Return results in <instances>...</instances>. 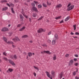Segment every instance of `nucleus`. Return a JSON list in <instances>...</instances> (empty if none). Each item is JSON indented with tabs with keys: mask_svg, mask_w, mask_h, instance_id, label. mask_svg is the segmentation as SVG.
<instances>
[{
	"mask_svg": "<svg viewBox=\"0 0 79 79\" xmlns=\"http://www.w3.org/2000/svg\"><path fill=\"white\" fill-rule=\"evenodd\" d=\"M6 54L7 53L5 52H4L3 53V55H5V56H6Z\"/></svg>",
	"mask_w": 79,
	"mask_h": 79,
	"instance_id": "49530a36",
	"label": "nucleus"
},
{
	"mask_svg": "<svg viewBox=\"0 0 79 79\" xmlns=\"http://www.w3.org/2000/svg\"><path fill=\"white\" fill-rule=\"evenodd\" d=\"M26 28V27H23L22 28L20 29L19 30V31H23L24 30V29Z\"/></svg>",
	"mask_w": 79,
	"mask_h": 79,
	"instance_id": "2eb2a0df",
	"label": "nucleus"
},
{
	"mask_svg": "<svg viewBox=\"0 0 79 79\" xmlns=\"http://www.w3.org/2000/svg\"><path fill=\"white\" fill-rule=\"evenodd\" d=\"M3 39L5 42H6V43L8 44H9V43H8V41L7 42V39L6 38V37H3Z\"/></svg>",
	"mask_w": 79,
	"mask_h": 79,
	"instance_id": "6e6552de",
	"label": "nucleus"
},
{
	"mask_svg": "<svg viewBox=\"0 0 79 79\" xmlns=\"http://www.w3.org/2000/svg\"><path fill=\"white\" fill-rule=\"evenodd\" d=\"M32 16L33 17H34V18H35L36 17V16H37V14L35 13H34L33 14Z\"/></svg>",
	"mask_w": 79,
	"mask_h": 79,
	"instance_id": "a878e982",
	"label": "nucleus"
},
{
	"mask_svg": "<svg viewBox=\"0 0 79 79\" xmlns=\"http://www.w3.org/2000/svg\"><path fill=\"white\" fill-rule=\"evenodd\" d=\"M75 56L76 57H78V55H75Z\"/></svg>",
	"mask_w": 79,
	"mask_h": 79,
	"instance_id": "0e129e2a",
	"label": "nucleus"
},
{
	"mask_svg": "<svg viewBox=\"0 0 79 79\" xmlns=\"http://www.w3.org/2000/svg\"><path fill=\"white\" fill-rule=\"evenodd\" d=\"M73 60L74 61H76L77 60V59L76 58H74Z\"/></svg>",
	"mask_w": 79,
	"mask_h": 79,
	"instance_id": "8fccbe9b",
	"label": "nucleus"
},
{
	"mask_svg": "<svg viewBox=\"0 0 79 79\" xmlns=\"http://www.w3.org/2000/svg\"><path fill=\"white\" fill-rule=\"evenodd\" d=\"M6 5H8V6H9V7H10V6L12 7H13V6H14V4H13L12 3H10V5L8 3H6Z\"/></svg>",
	"mask_w": 79,
	"mask_h": 79,
	"instance_id": "f8f14e48",
	"label": "nucleus"
},
{
	"mask_svg": "<svg viewBox=\"0 0 79 79\" xmlns=\"http://www.w3.org/2000/svg\"><path fill=\"white\" fill-rule=\"evenodd\" d=\"M62 5H61V4H58L57 5V6H56V8H60L61 6H62Z\"/></svg>",
	"mask_w": 79,
	"mask_h": 79,
	"instance_id": "4be33fe9",
	"label": "nucleus"
},
{
	"mask_svg": "<svg viewBox=\"0 0 79 79\" xmlns=\"http://www.w3.org/2000/svg\"><path fill=\"white\" fill-rule=\"evenodd\" d=\"M70 34L71 35H74V33H73L72 32H71V33H70Z\"/></svg>",
	"mask_w": 79,
	"mask_h": 79,
	"instance_id": "e2e57ef3",
	"label": "nucleus"
},
{
	"mask_svg": "<svg viewBox=\"0 0 79 79\" xmlns=\"http://www.w3.org/2000/svg\"><path fill=\"white\" fill-rule=\"evenodd\" d=\"M73 27H74V30L75 31L76 29V25H73Z\"/></svg>",
	"mask_w": 79,
	"mask_h": 79,
	"instance_id": "2f4dec72",
	"label": "nucleus"
},
{
	"mask_svg": "<svg viewBox=\"0 0 79 79\" xmlns=\"http://www.w3.org/2000/svg\"><path fill=\"white\" fill-rule=\"evenodd\" d=\"M15 2H18V0H15Z\"/></svg>",
	"mask_w": 79,
	"mask_h": 79,
	"instance_id": "680f3d73",
	"label": "nucleus"
},
{
	"mask_svg": "<svg viewBox=\"0 0 79 79\" xmlns=\"http://www.w3.org/2000/svg\"><path fill=\"white\" fill-rule=\"evenodd\" d=\"M33 67L35 68V69H36V70H37V71H39V69L35 66H33Z\"/></svg>",
	"mask_w": 79,
	"mask_h": 79,
	"instance_id": "5701e85b",
	"label": "nucleus"
},
{
	"mask_svg": "<svg viewBox=\"0 0 79 79\" xmlns=\"http://www.w3.org/2000/svg\"><path fill=\"white\" fill-rule=\"evenodd\" d=\"M52 5V3H51V2L50 1L47 2V5H48V6H50V5Z\"/></svg>",
	"mask_w": 79,
	"mask_h": 79,
	"instance_id": "4468645a",
	"label": "nucleus"
},
{
	"mask_svg": "<svg viewBox=\"0 0 79 79\" xmlns=\"http://www.w3.org/2000/svg\"><path fill=\"white\" fill-rule=\"evenodd\" d=\"M73 76H75V75L76 74V71L74 72L73 73Z\"/></svg>",
	"mask_w": 79,
	"mask_h": 79,
	"instance_id": "c03bdc74",
	"label": "nucleus"
},
{
	"mask_svg": "<svg viewBox=\"0 0 79 79\" xmlns=\"http://www.w3.org/2000/svg\"><path fill=\"white\" fill-rule=\"evenodd\" d=\"M33 74H34V76H35V77L36 76V73H35L34 72V73Z\"/></svg>",
	"mask_w": 79,
	"mask_h": 79,
	"instance_id": "864d4df0",
	"label": "nucleus"
},
{
	"mask_svg": "<svg viewBox=\"0 0 79 79\" xmlns=\"http://www.w3.org/2000/svg\"><path fill=\"white\" fill-rule=\"evenodd\" d=\"M34 3H35L36 5H38V4H39V2H38L35 1H34Z\"/></svg>",
	"mask_w": 79,
	"mask_h": 79,
	"instance_id": "4c0bfd02",
	"label": "nucleus"
},
{
	"mask_svg": "<svg viewBox=\"0 0 79 79\" xmlns=\"http://www.w3.org/2000/svg\"><path fill=\"white\" fill-rule=\"evenodd\" d=\"M63 23V20H62L60 22V23L61 24V23Z\"/></svg>",
	"mask_w": 79,
	"mask_h": 79,
	"instance_id": "13d9d810",
	"label": "nucleus"
},
{
	"mask_svg": "<svg viewBox=\"0 0 79 79\" xmlns=\"http://www.w3.org/2000/svg\"><path fill=\"white\" fill-rule=\"evenodd\" d=\"M65 56L66 57H68V56H69V54H67L66 55H65Z\"/></svg>",
	"mask_w": 79,
	"mask_h": 79,
	"instance_id": "603ef678",
	"label": "nucleus"
},
{
	"mask_svg": "<svg viewBox=\"0 0 79 79\" xmlns=\"http://www.w3.org/2000/svg\"><path fill=\"white\" fill-rule=\"evenodd\" d=\"M42 6L41 4H39L38 6V8H42Z\"/></svg>",
	"mask_w": 79,
	"mask_h": 79,
	"instance_id": "bb28decb",
	"label": "nucleus"
},
{
	"mask_svg": "<svg viewBox=\"0 0 79 79\" xmlns=\"http://www.w3.org/2000/svg\"><path fill=\"white\" fill-rule=\"evenodd\" d=\"M20 18H21L23 20V15H20Z\"/></svg>",
	"mask_w": 79,
	"mask_h": 79,
	"instance_id": "f704fd0d",
	"label": "nucleus"
},
{
	"mask_svg": "<svg viewBox=\"0 0 79 79\" xmlns=\"http://www.w3.org/2000/svg\"><path fill=\"white\" fill-rule=\"evenodd\" d=\"M44 17L43 16H42L37 20V21H40V20H41V19H42L43 18H44Z\"/></svg>",
	"mask_w": 79,
	"mask_h": 79,
	"instance_id": "cd10ccee",
	"label": "nucleus"
},
{
	"mask_svg": "<svg viewBox=\"0 0 79 79\" xmlns=\"http://www.w3.org/2000/svg\"><path fill=\"white\" fill-rule=\"evenodd\" d=\"M42 46H43V47H47V45H46V44H42Z\"/></svg>",
	"mask_w": 79,
	"mask_h": 79,
	"instance_id": "ea45409f",
	"label": "nucleus"
},
{
	"mask_svg": "<svg viewBox=\"0 0 79 79\" xmlns=\"http://www.w3.org/2000/svg\"><path fill=\"white\" fill-rule=\"evenodd\" d=\"M12 40L13 42H16V41H19V40H20L19 38L17 36L15 37V38L12 39Z\"/></svg>",
	"mask_w": 79,
	"mask_h": 79,
	"instance_id": "f03ea898",
	"label": "nucleus"
},
{
	"mask_svg": "<svg viewBox=\"0 0 79 79\" xmlns=\"http://www.w3.org/2000/svg\"><path fill=\"white\" fill-rule=\"evenodd\" d=\"M74 65H75V66H78V63H75Z\"/></svg>",
	"mask_w": 79,
	"mask_h": 79,
	"instance_id": "a18cd8bd",
	"label": "nucleus"
},
{
	"mask_svg": "<svg viewBox=\"0 0 79 79\" xmlns=\"http://www.w3.org/2000/svg\"><path fill=\"white\" fill-rule=\"evenodd\" d=\"M27 2H30V0H27Z\"/></svg>",
	"mask_w": 79,
	"mask_h": 79,
	"instance_id": "69168bd1",
	"label": "nucleus"
},
{
	"mask_svg": "<svg viewBox=\"0 0 79 79\" xmlns=\"http://www.w3.org/2000/svg\"><path fill=\"white\" fill-rule=\"evenodd\" d=\"M31 5L32 6H35V4L34 3H31Z\"/></svg>",
	"mask_w": 79,
	"mask_h": 79,
	"instance_id": "79ce46f5",
	"label": "nucleus"
},
{
	"mask_svg": "<svg viewBox=\"0 0 79 79\" xmlns=\"http://www.w3.org/2000/svg\"><path fill=\"white\" fill-rule=\"evenodd\" d=\"M10 57L11 59H13V56L12 55H10Z\"/></svg>",
	"mask_w": 79,
	"mask_h": 79,
	"instance_id": "37998d69",
	"label": "nucleus"
},
{
	"mask_svg": "<svg viewBox=\"0 0 79 79\" xmlns=\"http://www.w3.org/2000/svg\"><path fill=\"white\" fill-rule=\"evenodd\" d=\"M32 53L31 52H29L28 53V55L30 57H31V56H32Z\"/></svg>",
	"mask_w": 79,
	"mask_h": 79,
	"instance_id": "c756f323",
	"label": "nucleus"
},
{
	"mask_svg": "<svg viewBox=\"0 0 79 79\" xmlns=\"http://www.w3.org/2000/svg\"><path fill=\"white\" fill-rule=\"evenodd\" d=\"M29 42L30 43H32V42H33L32 40L30 41Z\"/></svg>",
	"mask_w": 79,
	"mask_h": 79,
	"instance_id": "052dcab7",
	"label": "nucleus"
},
{
	"mask_svg": "<svg viewBox=\"0 0 79 79\" xmlns=\"http://www.w3.org/2000/svg\"><path fill=\"white\" fill-rule=\"evenodd\" d=\"M62 76H63V73H61L59 75V78H60V79H61Z\"/></svg>",
	"mask_w": 79,
	"mask_h": 79,
	"instance_id": "b1692460",
	"label": "nucleus"
},
{
	"mask_svg": "<svg viewBox=\"0 0 79 79\" xmlns=\"http://www.w3.org/2000/svg\"><path fill=\"white\" fill-rule=\"evenodd\" d=\"M8 43H9V44H12L13 48H15L16 47L15 44L12 41H9Z\"/></svg>",
	"mask_w": 79,
	"mask_h": 79,
	"instance_id": "7ed1b4c3",
	"label": "nucleus"
},
{
	"mask_svg": "<svg viewBox=\"0 0 79 79\" xmlns=\"http://www.w3.org/2000/svg\"><path fill=\"white\" fill-rule=\"evenodd\" d=\"M68 8L67 9V10L68 11H70L71 10H73L74 8V5L71 6V4H69L68 6Z\"/></svg>",
	"mask_w": 79,
	"mask_h": 79,
	"instance_id": "f257e3e1",
	"label": "nucleus"
},
{
	"mask_svg": "<svg viewBox=\"0 0 79 79\" xmlns=\"http://www.w3.org/2000/svg\"><path fill=\"white\" fill-rule=\"evenodd\" d=\"M14 58H15V59H17V56H16V55H14Z\"/></svg>",
	"mask_w": 79,
	"mask_h": 79,
	"instance_id": "09e8293b",
	"label": "nucleus"
},
{
	"mask_svg": "<svg viewBox=\"0 0 79 79\" xmlns=\"http://www.w3.org/2000/svg\"><path fill=\"white\" fill-rule=\"evenodd\" d=\"M61 18V16H60L55 18V19H60Z\"/></svg>",
	"mask_w": 79,
	"mask_h": 79,
	"instance_id": "c85d7f7f",
	"label": "nucleus"
},
{
	"mask_svg": "<svg viewBox=\"0 0 79 79\" xmlns=\"http://www.w3.org/2000/svg\"><path fill=\"white\" fill-rule=\"evenodd\" d=\"M12 32H10L9 33V36H11V35H12Z\"/></svg>",
	"mask_w": 79,
	"mask_h": 79,
	"instance_id": "e433bc0d",
	"label": "nucleus"
},
{
	"mask_svg": "<svg viewBox=\"0 0 79 79\" xmlns=\"http://www.w3.org/2000/svg\"><path fill=\"white\" fill-rule=\"evenodd\" d=\"M8 9L7 7H5L2 8V11H6Z\"/></svg>",
	"mask_w": 79,
	"mask_h": 79,
	"instance_id": "393cba45",
	"label": "nucleus"
},
{
	"mask_svg": "<svg viewBox=\"0 0 79 79\" xmlns=\"http://www.w3.org/2000/svg\"><path fill=\"white\" fill-rule=\"evenodd\" d=\"M53 58V60H56V56L55 55H54Z\"/></svg>",
	"mask_w": 79,
	"mask_h": 79,
	"instance_id": "a211bd4d",
	"label": "nucleus"
},
{
	"mask_svg": "<svg viewBox=\"0 0 79 79\" xmlns=\"http://www.w3.org/2000/svg\"><path fill=\"white\" fill-rule=\"evenodd\" d=\"M76 72H77H77H78V69H77Z\"/></svg>",
	"mask_w": 79,
	"mask_h": 79,
	"instance_id": "774afa93",
	"label": "nucleus"
},
{
	"mask_svg": "<svg viewBox=\"0 0 79 79\" xmlns=\"http://www.w3.org/2000/svg\"><path fill=\"white\" fill-rule=\"evenodd\" d=\"M13 71V70L9 68L8 69V70L7 71V73H10V72H11Z\"/></svg>",
	"mask_w": 79,
	"mask_h": 79,
	"instance_id": "9b49d317",
	"label": "nucleus"
},
{
	"mask_svg": "<svg viewBox=\"0 0 79 79\" xmlns=\"http://www.w3.org/2000/svg\"><path fill=\"white\" fill-rule=\"evenodd\" d=\"M32 10H33V11H35L36 12H37V11H38L37 8L35 6L33 7L32 8Z\"/></svg>",
	"mask_w": 79,
	"mask_h": 79,
	"instance_id": "0eeeda50",
	"label": "nucleus"
},
{
	"mask_svg": "<svg viewBox=\"0 0 79 79\" xmlns=\"http://www.w3.org/2000/svg\"><path fill=\"white\" fill-rule=\"evenodd\" d=\"M29 20L30 22H31V18H29Z\"/></svg>",
	"mask_w": 79,
	"mask_h": 79,
	"instance_id": "bf43d9fd",
	"label": "nucleus"
},
{
	"mask_svg": "<svg viewBox=\"0 0 79 79\" xmlns=\"http://www.w3.org/2000/svg\"><path fill=\"white\" fill-rule=\"evenodd\" d=\"M69 18H70L69 17V16L67 17L65 19V21H68L69 19Z\"/></svg>",
	"mask_w": 79,
	"mask_h": 79,
	"instance_id": "6ab92c4d",
	"label": "nucleus"
},
{
	"mask_svg": "<svg viewBox=\"0 0 79 79\" xmlns=\"http://www.w3.org/2000/svg\"><path fill=\"white\" fill-rule=\"evenodd\" d=\"M73 38L74 39H76V38H77V36H75V37H73Z\"/></svg>",
	"mask_w": 79,
	"mask_h": 79,
	"instance_id": "338daca9",
	"label": "nucleus"
},
{
	"mask_svg": "<svg viewBox=\"0 0 79 79\" xmlns=\"http://www.w3.org/2000/svg\"><path fill=\"white\" fill-rule=\"evenodd\" d=\"M51 74L52 77H55V72L54 71H51Z\"/></svg>",
	"mask_w": 79,
	"mask_h": 79,
	"instance_id": "423d86ee",
	"label": "nucleus"
},
{
	"mask_svg": "<svg viewBox=\"0 0 79 79\" xmlns=\"http://www.w3.org/2000/svg\"><path fill=\"white\" fill-rule=\"evenodd\" d=\"M9 62L13 66H15V64L14 62H13L12 60H9Z\"/></svg>",
	"mask_w": 79,
	"mask_h": 79,
	"instance_id": "1a4fd4ad",
	"label": "nucleus"
},
{
	"mask_svg": "<svg viewBox=\"0 0 79 79\" xmlns=\"http://www.w3.org/2000/svg\"><path fill=\"white\" fill-rule=\"evenodd\" d=\"M43 6H44V7H45V8L47 7V5H46V4H44V3L43 4Z\"/></svg>",
	"mask_w": 79,
	"mask_h": 79,
	"instance_id": "72a5a7b5",
	"label": "nucleus"
},
{
	"mask_svg": "<svg viewBox=\"0 0 79 79\" xmlns=\"http://www.w3.org/2000/svg\"><path fill=\"white\" fill-rule=\"evenodd\" d=\"M48 42L49 43H50L51 42V40H48Z\"/></svg>",
	"mask_w": 79,
	"mask_h": 79,
	"instance_id": "4d7b16f0",
	"label": "nucleus"
},
{
	"mask_svg": "<svg viewBox=\"0 0 79 79\" xmlns=\"http://www.w3.org/2000/svg\"><path fill=\"white\" fill-rule=\"evenodd\" d=\"M7 2V1L6 0H2L0 1L1 3H6Z\"/></svg>",
	"mask_w": 79,
	"mask_h": 79,
	"instance_id": "412c9836",
	"label": "nucleus"
},
{
	"mask_svg": "<svg viewBox=\"0 0 79 79\" xmlns=\"http://www.w3.org/2000/svg\"><path fill=\"white\" fill-rule=\"evenodd\" d=\"M28 36L27 35H24L22 36V37L23 38H27V37H28Z\"/></svg>",
	"mask_w": 79,
	"mask_h": 79,
	"instance_id": "473e14b6",
	"label": "nucleus"
},
{
	"mask_svg": "<svg viewBox=\"0 0 79 79\" xmlns=\"http://www.w3.org/2000/svg\"><path fill=\"white\" fill-rule=\"evenodd\" d=\"M45 53H47V54H48V55H51L52 54V52H50V51H46Z\"/></svg>",
	"mask_w": 79,
	"mask_h": 79,
	"instance_id": "dca6fc26",
	"label": "nucleus"
},
{
	"mask_svg": "<svg viewBox=\"0 0 79 79\" xmlns=\"http://www.w3.org/2000/svg\"><path fill=\"white\" fill-rule=\"evenodd\" d=\"M75 79H79V77H77V76H76L75 77Z\"/></svg>",
	"mask_w": 79,
	"mask_h": 79,
	"instance_id": "3c124183",
	"label": "nucleus"
},
{
	"mask_svg": "<svg viewBox=\"0 0 79 79\" xmlns=\"http://www.w3.org/2000/svg\"><path fill=\"white\" fill-rule=\"evenodd\" d=\"M73 63H74V61L73 60H70V62L69 63V64H73Z\"/></svg>",
	"mask_w": 79,
	"mask_h": 79,
	"instance_id": "aec40b11",
	"label": "nucleus"
},
{
	"mask_svg": "<svg viewBox=\"0 0 79 79\" xmlns=\"http://www.w3.org/2000/svg\"><path fill=\"white\" fill-rule=\"evenodd\" d=\"M75 34L76 35H79V33L77 32L75 33Z\"/></svg>",
	"mask_w": 79,
	"mask_h": 79,
	"instance_id": "5fc2aeb1",
	"label": "nucleus"
},
{
	"mask_svg": "<svg viewBox=\"0 0 79 79\" xmlns=\"http://www.w3.org/2000/svg\"><path fill=\"white\" fill-rule=\"evenodd\" d=\"M51 33H52V32L51 31H50L48 33V35H50V34H51Z\"/></svg>",
	"mask_w": 79,
	"mask_h": 79,
	"instance_id": "6e6d98bb",
	"label": "nucleus"
},
{
	"mask_svg": "<svg viewBox=\"0 0 79 79\" xmlns=\"http://www.w3.org/2000/svg\"><path fill=\"white\" fill-rule=\"evenodd\" d=\"M45 73H46L48 77L49 78H50V79H52V77H50L51 75L50 74V73H49V72L47 71H46L45 72Z\"/></svg>",
	"mask_w": 79,
	"mask_h": 79,
	"instance_id": "20e7f679",
	"label": "nucleus"
},
{
	"mask_svg": "<svg viewBox=\"0 0 79 79\" xmlns=\"http://www.w3.org/2000/svg\"><path fill=\"white\" fill-rule=\"evenodd\" d=\"M1 31L3 32H5V31H8V29L6 27H4L2 28V29Z\"/></svg>",
	"mask_w": 79,
	"mask_h": 79,
	"instance_id": "9d476101",
	"label": "nucleus"
},
{
	"mask_svg": "<svg viewBox=\"0 0 79 79\" xmlns=\"http://www.w3.org/2000/svg\"><path fill=\"white\" fill-rule=\"evenodd\" d=\"M55 40H57V39H58V35H57V34H56L55 35Z\"/></svg>",
	"mask_w": 79,
	"mask_h": 79,
	"instance_id": "f3484780",
	"label": "nucleus"
},
{
	"mask_svg": "<svg viewBox=\"0 0 79 79\" xmlns=\"http://www.w3.org/2000/svg\"><path fill=\"white\" fill-rule=\"evenodd\" d=\"M21 26V24H19L17 25V27H20Z\"/></svg>",
	"mask_w": 79,
	"mask_h": 79,
	"instance_id": "de8ad7c7",
	"label": "nucleus"
},
{
	"mask_svg": "<svg viewBox=\"0 0 79 79\" xmlns=\"http://www.w3.org/2000/svg\"><path fill=\"white\" fill-rule=\"evenodd\" d=\"M45 30L43 29L42 28H40L38 30V33H40L42 32H45Z\"/></svg>",
	"mask_w": 79,
	"mask_h": 79,
	"instance_id": "39448f33",
	"label": "nucleus"
},
{
	"mask_svg": "<svg viewBox=\"0 0 79 79\" xmlns=\"http://www.w3.org/2000/svg\"><path fill=\"white\" fill-rule=\"evenodd\" d=\"M55 40H55V39H53V40H52V44L53 45H55V43H56Z\"/></svg>",
	"mask_w": 79,
	"mask_h": 79,
	"instance_id": "ddd939ff",
	"label": "nucleus"
},
{
	"mask_svg": "<svg viewBox=\"0 0 79 79\" xmlns=\"http://www.w3.org/2000/svg\"><path fill=\"white\" fill-rule=\"evenodd\" d=\"M3 59L4 60H5V61H7V60H8V59L6 57H4Z\"/></svg>",
	"mask_w": 79,
	"mask_h": 79,
	"instance_id": "c9c22d12",
	"label": "nucleus"
},
{
	"mask_svg": "<svg viewBox=\"0 0 79 79\" xmlns=\"http://www.w3.org/2000/svg\"><path fill=\"white\" fill-rule=\"evenodd\" d=\"M11 11L12 13H14V14L15 13V11H14V10H13V7L11 8Z\"/></svg>",
	"mask_w": 79,
	"mask_h": 79,
	"instance_id": "7c9ffc66",
	"label": "nucleus"
},
{
	"mask_svg": "<svg viewBox=\"0 0 79 79\" xmlns=\"http://www.w3.org/2000/svg\"><path fill=\"white\" fill-rule=\"evenodd\" d=\"M46 51H43L42 52H41V53H45Z\"/></svg>",
	"mask_w": 79,
	"mask_h": 79,
	"instance_id": "a19ab883",
	"label": "nucleus"
},
{
	"mask_svg": "<svg viewBox=\"0 0 79 79\" xmlns=\"http://www.w3.org/2000/svg\"><path fill=\"white\" fill-rule=\"evenodd\" d=\"M23 15L26 18H28V17L26 15H24V14H23Z\"/></svg>",
	"mask_w": 79,
	"mask_h": 79,
	"instance_id": "58836bf2",
	"label": "nucleus"
}]
</instances>
